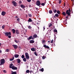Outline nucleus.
<instances>
[{
  "label": "nucleus",
  "mask_w": 74,
  "mask_h": 74,
  "mask_svg": "<svg viewBox=\"0 0 74 74\" xmlns=\"http://www.w3.org/2000/svg\"><path fill=\"white\" fill-rule=\"evenodd\" d=\"M65 5H66V4L65 3H64V6L65 7Z\"/></svg>",
  "instance_id": "13d9d810"
},
{
  "label": "nucleus",
  "mask_w": 74,
  "mask_h": 74,
  "mask_svg": "<svg viewBox=\"0 0 74 74\" xmlns=\"http://www.w3.org/2000/svg\"><path fill=\"white\" fill-rule=\"evenodd\" d=\"M2 52V51H1V50H0V53H1Z\"/></svg>",
  "instance_id": "0e129e2a"
},
{
  "label": "nucleus",
  "mask_w": 74,
  "mask_h": 74,
  "mask_svg": "<svg viewBox=\"0 0 74 74\" xmlns=\"http://www.w3.org/2000/svg\"><path fill=\"white\" fill-rule=\"evenodd\" d=\"M62 14L63 15H64V16H65V15H66V13L65 12H63Z\"/></svg>",
  "instance_id": "393cba45"
},
{
  "label": "nucleus",
  "mask_w": 74,
  "mask_h": 74,
  "mask_svg": "<svg viewBox=\"0 0 74 74\" xmlns=\"http://www.w3.org/2000/svg\"><path fill=\"white\" fill-rule=\"evenodd\" d=\"M5 27V25H3L2 26V29H4V28Z\"/></svg>",
  "instance_id": "58836bf2"
},
{
  "label": "nucleus",
  "mask_w": 74,
  "mask_h": 74,
  "mask_svg": "<svg viewBox=\"0 0 74 74\" xmlns=\"http://www.w3.org/2000/svg\"><path fill=\"white\" fill-rule=\"evenodd\" d=\"M53 31L54 32H58V31H57V30L55 29H54Z\"/></svg>",
  "instance_id": "37998d69"
},
{
  "label": "nucleus",
  "mask_w": 74,
  "mask_h": 74,
  "mask_svg": "<svg viewBox=\"0 0 74 74\" xmlns=\"http://www.w3.org/2000/svg\"><path fill=\"white\" fill-rule=\"evenodd\" d=\"M59 4H60V3H62V1H61V0H59Z\"/></svg>",
  "instance_id": "a19ab883"
},
{
  "label": "nucleus",
  "mask_w": 74,
  "mask_h": 74,
  "mask_svg": "<svg viewBox=\"0 0 74 74\" xmlns=\"http://www.w3.org/2000/svg\"><path fill=\"white\" fill-rule=\"evenodd\" d=\"M36 10H38V8H36Z\"/></svg>",
  "instance_id": "bf43d9fd"
},
{
  "label": "nucleus",
  "mask_w": 74,
  "mask_h": 74,
  "mask_svg": "<svg viewBox=\"0 0 74 74\" xmlns=\"http://www.w3.org/2000/svg\"><path fill=\"white\" fill-rule=\"evenodd\" d=\"M32 36H31L29 37L28 38H27V40L29 41V40H31L32 39Z\"/></svg>",
  "instance_id": "a211bd4d"
},
{
  "label": "nucleus",
  "mask_w": 74,
  "mask_h": 74,
  "mask_svg": "<svg viewBox=\"0 0 74 74\" xmlns=\"http://www.w3.org/2000/svg\"><path fill=\"white\" fill-rule=\"evenodd\" d=\"M43 30L44 31V30H45V26H43Z\"/></svg>",
  "instance_id": "603ef678"
},
{
  "label": "nucleus",
  "mask_w": 74,
  "mask_h": 74,
  "mask_svg": "<svg viewBox=\"0 0 74 74\" xmlns=\"http://www.w3.org/2000/svg\"><path fill=\"white\" fill-rule=\"evenodd\" d=\"M6 52H10V49H7L6 50Z\"/></svg>",
  "instance_id": "473e14b6"
},
{
  "label": "nucleus",
  "mask_w": 74,
  "mask_h": 74,
  "mask_svg": "<svg viewBox=\"0 0 74 74\" xmlns=\"http://www.w3.org/2000/svg\"><path fill=\"white\" fill-rule=\"evenodd\" d=\"M14 59V57H13L12 58H10V61H12Z\"/></svg>",
  "instance_id": "cd10ccee"
},
{
  "label": "nucleus",
  "mask_w": 74,
  "mask_h": 74,
  "mask_svg": "<svg viewBox=\"0 0 74 74\" xmlns=\"http://www.w3.org/2000/svg\"><path fill=\"white\" fill-rule=\"evenodd\" d=\"M32 25H35V24L34 23V22H32Z\"/></svg>",
  "instance_id": "49530a36"
},
{
  "label": "nucleus",
  "mask_w": 74,
  "mask_h": 74,
  "mask_svg": "<svg viewBox=\"0 0 74 74\" xmlns=\"http://www.w3.org/2000/svg\"><path fill=\"white\" fill-rule=\"evenodd\" d=\"M39 63H40V64H41V61H39Z\"/></svg>",
  "instance_id": "6e6d98bb"
},
{
  "label": "nucleus",
  "mask_w": 74,
  "mask_h": 74,
  "mask_svg": "<svg viewBox=\"0 0 74 74\" xmlns=\"http://www.w3.org/2000/svg\"><path fill=\"white\" fill-rule=\"evenodd\" d=\"M21 57L22 58V59H24V58H25V56H24V55H22Z\"/></svg>",
  "instance_id": "f704fd0d"
},
{
  "label": "nucleus",
  "mask_w": 74,
  "mask_h": 74,
  "mask_svg": "<svg viewBox=\"0 0 74 74\" xmlns=\"http://www.w3.org/2000/svg\"><path fill=\"white\" fill-rule=\"evenodd\" d=\"M26 59H26V58H23V61H24V62H26V61H27Z\"/></svg>",
  "instance_id": "4be33fe9"
},
{
  "label": "nucleus",
  "mask_w": 74,
  "mask_h": 74,
  "mask_svg": "<svg viewBox=\"0 0 74 74\" xmlns=\"http://www.w3.org/2000/svg\"><path fill=\"white\" fill-rule=\"evenodd\" d=\"M12 33H13V34H15V33L16 31H15V29H12Z\"/></svg>",
  "instance_id": "f3484780"
},
{
  "label": "nucleus",
  "mask_w": 74,
  "mask_h": 74,
  "mask_svg": "<svg viewBox=\"0 0 74 74\" xmlns=\"http://www.w3.org/2000/svg\"><path fill=\"white\" fill-rule=\"evenodd\" d=\"M48 42L49 43V42H51V41H48Z\"/></svg>",
  "instance_id": "e2e57ef3"
},
{
  "label": "nucleus",
  "mask_w": 74,
  "mask_h": 74,
  "mask_svg": "<svg viewBox=\"0 0 74 74\" xmlns=\"http://www.w3.org/2000/svg\"><path fill=\"white\" fill-rule=\"evenodd\" d=\"M43 47L44 48H47V49H49V47L48 46H47L46 45H43Z\"/></svg>",
  "instance_id": "6e6552de"
},
{
  "label": "nucleus",
  "mask_w": 74,
  "mask_h": 74,
  "mask_svg": "<svg viewBox=\"0 0 74 74\" xmlns=\"http://www.w3.org/2000/svg\"><path fill=\"white\" fill-rule=\"evenodd\" d=\"M16 21H17L18 22H19V21H20V19H19V18H18L17 19Z\"/></svg>",
  "instance_id": "79ce46f5"
},
{
  "label": "nucleus",
  "mask_w": 74,
  "mask_h": 74,
  "mask_svg": "<svg viewBox=\"0 0 74 74\" xmlns=\"http://www.w3.org/2000/svg\"><path fill=\"white\" fill-rule=\"evenodd\" d=\"M52 23H51L49 25V27H50L51 26H52Z\"/></svg>",
  "instance_id": "c03bdc74"
},
{
  "label": "nucleus",
  "mask_w": 74,
  "mask_h": 74,
  "mask_svg": "<svg viewBox=\"0 0 74 74\" xmlns=\"http://www.w3.org/2000/svg\"><path fill=\"white\" fill-rule=\"evenodd\" d=\"M26 73H30V71L29 70H27L26 71Z\"/></svg>",
  "instance_id": "2f4dec72"
},
{
  "label": "nucleus",
  "mask_w": 74,
  "mask_h": 74,
  "mask_svg": "<svg viewBox=\"0 0 74 74\" xmlns=\"http://www.w3.org/2000/svg\"><path fill=\"white\" fill-rule=\"evenodd\" d=\"M14 42H16V43H18L19 42V40H16L15 39L14 40Z\"/></svg>",
  "instance_id": "a878e982"
},
{
  "label": "nucleus",
  "mask_w": 74,
  "mask_h": 74,
  "mask_svg": "<svg viewBox=\"0 0 74 74\" xmlns=\"http://www.w3.org/2000/svg\"><path fill=\"white\" fill-rule=\"evenodd\" d=\"M5 36H7V37H8V35H11V34L10 32H5Z\"/></svg>",
  "instance_id": "423d86ee"
},
{
  "label": "nucleus",
  "mask_w": 74,
  "mask_h": 74,
  "mask_svg": "<svg viewBox=\"0 0 74 74\" xmlns=\"http://www.w3.org/2000/svg\"><path fill=\"white\" fill-rule=\"evenodd\" d=\"M12 73L11 74H16V72H13V71H11Z\"/></svg>",
  "instance_id": "b1692460"
},
{
  "label": "nucleus",
  "mask_w": 74,
  "mask_h": 74,
  "mask_svg": "<svg viewBox=\"0 0 74 74\" xmlns=\"http://www.w3.org/2000/svg\"><path fill=\"white\" fill-rule=\"evenodd\" d=\"M66 21H67V19H66L65 20Z\"/></svg>",
  "instance_id": "338daca9"
},
{
  "label": "nucleus",
  "mask_w": 74,
  "mask_h": 74,
  "mask_svg": "<svg viewBox=\"0 0 74 74\" xmlns=\"http://www.w3.org/2000/svg\"><path fill=\"white\" fill-rule=\"evenodd\" d=\"M16 33L17 34H19V31L18 30L16 29Z\"/></svg>",
  "instance_id": "4468645a"
},
{
  "label": "nucleus",
  "mask_w": 74,
  "mask_h": 74,
  "mask_svg": "<svg viewBox=\"0 0 74 74\" xmlns=\"http://www.w3.org/2000/svg\"><path fill=\"white\" fill-rule=\"evenodd\" d=\"M33 37L34 38H37V35L36 34H35L33 36Z\"/></svg>",
  "instance_id": "412c9836"
},
{
  "label": "nucleus",
  "mask_w": 74,
  "mask_h": 74,
  "mask_svg": "<svg viewBox=\"0 0 74 74\" xmlns=\"http://www.w3.org/2000/svg\"><path fill=\"white\" fill-rule=\"evenodd\" d=\"M49 13L51 14L52 13V10H50L49 11Z\"/></svg>",
  "instance_id": "c85d7f7f"
},
{
  "label": "nucleus",
  "mask_w": 74,
  "mask_h": 74,
  "mask_svg": "<svg viewBox=\"0 0 74 74\" xmlns=\"http://www.w3.org/2000/svg\"><path fill=\"white\" fill-rule=\"evenodd\" d=\"M12 3L13 4V5H14V7H16L17 5V3H16V2H15V1H13L12 2Z\"/></svg>",
  "instance_id": "20e7f679"
},
{
  "label": "nucleus",
  "mask_w": 74,
  "mask_h": 74,
  "mask_svg": "<svg viewBox=\"0 0 74 74\" xmlns=\"http://www.w3.org/2000/svg\"><path fill=\"white\" fill-rule=\"evenodd\" d=\"M53 17L54 18H56V16H55V15L54 16H53Z\"/></svg>",
  "instance_id": "052dcab7"
},
{
  "label": "nucleus",
  "mask_w": 74,
  "mask_h": 74,
  "mask_svg": "<svg viewBox=\"0 0 74 74\" xmlns=\"http://www.w3.org/2000/svg\"><path fill=\"white\" fill-rule=\"evenodd\" d=\"M16 60L17 61L18 63H19L21 62V60L19 59H18Z\"/></svg>",
  "instance_id": "6ab92c4d"
},
{
  "label": "nucleus",
  "mask_w": 74,
  "mask_h": 74,
  "mask_svg": "<svg viewBox=\"0 0 74 74\" xmlns=\"http://www.w3.org/2000/svg\"><path fill=\"white\" fill-rule=\"evenodd\" d=\"M70 12H71V10L70 9V8H69V10H67L66 11V15H68V16H69L70 15Z\"/></svg>",
  "instance_id": "f257e3e1"
},
{
  "label": "nucleus",
  "mask_w": 74,
  "mask_h": 74,
  "mask_svg": "<svg viewBox=\"0 0 74 74\" xmlns=\"http://www.w3.org/2000/svg\"><path fill=\"white\" fill-rule=\"evenodd\" d=\"M34 54L35 55H36V56H38V54H37V53L36 52H34Z\"/></svg>",
  "instance_id": "7c9ffc66"
},
{
  "label": "nucleus",
  "mask_w": 74,
  "mask_h": 74,
  "mask_svg": "<svg viewBox=\"0 0 74 74\" xmlns=\"http://www.w3.org/2000/svg\"><path fill=\"white\" fill-rule=\"evenodd\" d=\"M34 43V40H31L29 41V43L30 44H33Z\"/></svg>",
  "instance_id": "9d476101"
},
{
  "label": "nucleus",
  "mask_w": 74,
  "mask_h": 74,
  "mask_svg": "<svg viewBox=\"0 0 74 74\" xmlns=\"http://www.w3.org/2000/svg\"><path fill=\"white\" fill-rule=\"evenodd\" d=\"M57 11V10H56L54 9V13H56Z\"/></svg>",
  "instance_id": "a18cd8bd"
},
{
  "label": "nucleus",
  "mask_w": 74,
  "mask_h": 74,
  "mask_svg": "<svg viewBox=\"0 0 74 74\" xmlns=\"http://www.w3.org/2000/svg\"><path fill=\"white\" fill-rule=\"evenodd\" d=\"M14 56V58H18V57H19V55L18 54H15Z\"/></svg>",
  "instance_id": "dca6fc26"
},
{
  "label": "nucleus",
  "mask_w": 74,
  "mask_h": 74,
  "mask_svg": "<svg viewBox=\"0 0 74 74\" xmlns=\"http://www.w3.org/2000/svg\"><path fill=\"white\" fill-rule=\"evenodd\" d=\"M27 2L29 3V2L31 1V0H27Z\"/></svg>",
  "instance_id": "09e8293b"
},
{
  "label": "nucleus",
  "mask_w": 74,
  "mask_h": 74,
  "mask_svg": "<svg viewBox=\"0 0 74 74\" xmlns=\"http://www.w3.org/2000/svg\"><path fill=\"white\" fill-rule=\"evenodd\" d=\"M18 18V16H16L15 17V18H16V19H17V18Z\"/></svg>",
  "instance_id": "5fc2aeb1"
},
{
  "label": "nucleus",
  "mask_w": 74,
  "mask_h": 74,
  "mask_svg": "<svg viewBox=\"0 0 74 74\" xmlns=\"http://www.w3.org/2000/svg\"><path fill=\"white\" fill-rule=\"evenodd\" d=\"M28 15L29 17H32V15L30 14H28Z\"/></svg>",
  "instance_id": "bb28decb"
},
{
  "label": "nucleus",
  "mask_w": 74,
  "mask_h": 74,
  "mask_svg": "<svg viewBox=\"0 0 74 74\" xmlns=\"http://www.w3.org/2000/svg\"><path fill=\"white\" fill-rule=\"evenodd\" d=\"M40 71H41L42 72H43L44 71V68H42Z\"/></svg>",
  "instance_id": "4c0bfd02"
},
{
  "label": "nucleus",
  "mask_w": 74,
  "mask_h": 74,
  "mask_svg": "<svg viewBox=\"0 0 74 74\" xmlns=\"http://www.w3.org/2000/svg\"><path fill=\"white\" fill-rule=\"evenodd\" d=\"M5 63V60L4 59H2L1 60L0 66H1L2 64H4Z\"/></svg>",
  "instance_id": "f03ea898"
},
{
  "label": "nucleus",
  "mask_w": 74,
  "mask_h": 74,
  "mask_svg": "<svg viewBox=\"0 0 74 74\" xmlns=\"http://www.w3.org/2000/svg\"><path fill=\"white\" fill-rule=\"evenodd\" d=\"M30 73H32V71H30Z\"/></svg>",
  "instance_id": "680f3d73"
},
{
  "label": "nucleus",
  "mask_w": 74,
  "mask_h": 74,
  "mask_svg": "<svg viewBox=\"0 0 74 74\" xmlns=\"http://www.w3.org/2000/svg\"><path fill=\"white\" fill-rule=\"evenodd\" d=\"M55 16H56V17H58V16H59V15L58 14H56L55 15Z\"/></svg>",
  "instance_id": "72a5a7b5"
},
{
  "label": "nucleus",
  "mask_w": 74,
  "mask_h": 74,
  "mask_svg": "<svg viewBox=\"0 0 74 74\" xmlns=\"http://www.w3.org/2000/svg\"><path fill=\"white\" fill-rule=\"evenodd\" d=\"M41 5H43V6H44V5H45V4H44V3H42L41 4Z\"/></svg>",
  "instance_id": "ea45409f"
},
{
  "label": "nucleus",
  "mask_w": 74,
  "mask_h": 74,
  "mask_svg": "<svg viewBox=\"0 0 74 74\" xmlns=\"http://www.w3.org/2000/svg\"><path fill=\"white\" fill-rule=\"evenodd\" d=\"M25 54V58L27 59V60L29 59V55L28 53H26Z\"/></svg>",
  "instance_id": "7ed1b4c3"
},
{
  "label": "nucleus",
  "mask_w": 74,
  "mask_h": 74,
  "mask_svg": "<svg viewBox=\"0 0 74 74\" xmlns=\"http://www.w3.org/2000/svg\"><path fill=\"white\" fill-rule=\"evenodd\" d=\"M20 7H21V8H23V9H24V8H25V7H25V6L22 4L21 5H20Z\"/></svg>",
  "instance_id": "1a4fd4ad"
},
{
  "label": "nucleus",
  "mask_w": 74,
  "mask_h": 74,
  "mask_svg": "<svg viewBox=\"0 0 74 74\" xmlns=\"http://www.w3.org/2000/svg\"><path fill=\"white\" fill-rule=\"evenodd\" d=\"M66 18H68V16H66Z\"/></svg>",
  "instance_id": "69168bd1"
},
{
  "label": "nucleus",
  "mask_w": 74,
  "mask_h": 74,
  "mask_svg": "<svg viewBox=\"0 0 74 74\" xmlns=\"http://www.w3.org/2000/svg\"><path fill=\"white\" fill-rule=\"evenodd\" d=\"M31 39H32V40H34V37H32Z\"/></svg>",
  "instance_id": "4d7b16f0"
},
{
  "label": "nucleus",
  "mask_w": 74,
  "mask_h": 74,
  "mask_svg": "<svg viewBox=\"0 0 74 74\" xmlns=\"http://www.w3.org/2000/svg\"><path fill=\"white\" fill-rule=\"evenodd\" d=\"M46 42V40H44L43 39L42 40V44H45V42Z\"/></svg>",
  "instance_id": "2eb2a0df"
},
{
  "label": "nucleus",
  "mask_w": 74,
  "mask_h": 74,
  "mask_svg": "<svg viewBox=\"0 0 74 74\" xmlns=\"http://www.w3.org/2000/svg\"><path fill=\"white\" fill-rule=\"evenodd\" d=\"M3 72L4 73H7V71L5 70H3Z\"/></svg>",
  "instance_id": "8fccbe9b"
},
{
  "label": "nucleus",
  "mask_w": 74,
  "mask_h": 74,
  "mask_svg": "<svg viewBox=\"0 0 74 74\" xmlns=\"http://www.w3.org/2000/svg\"><path fill=\"white\" fill-rule=\"evenodd\" d=\"M33 21V20H32L30 18H29L28 20V22H32Z\"/></svg>",
  "instance_id": "f8f14e48"
},
{
  "label": "nucleus",
  "mask_w": 74,
  "mask_h": 74,
  "mask_svg": "<svg viewBox=\"0 0 74 74\" xmlns=\"http://www.w3.org/2000/svg\"><path fill=\"white\" fill-rule=\"evenodd\" d=\"M31 50L32 51H33V52L35 51V48L33 47L32 48H31Z\"/></svg>",
  "instance_id": "aec40b11"
},
{
  "label": "nucleus",
  "mask_w": 74,
  "mask_h": 74,
  "mask_svg": "<svg viewBox=\"0 0 74 74\" xmlns=\"http://www.w3.org/2000/svg\"><path fill=\"white\" fill-rule=\"evenodd\" d=\"M26 17H27V14L26 15Z\"/></svg>",
  "instance_id": "774afa93"
},
{
  "label": "nucleus",
  "mask_w": 74,
  "mask_h": 74,
  "mask_svg": "<svg viewBox=\"0 0 74 74\" xmlns=\"http://www.w3.org/2000/svg\"><path fill=\"white\" fill-rule=\"evenodd\" d=\"M36 4L37 5H38V6H40V5H41V3L38 0L36 1Z\"/></svg>",
  "instance_id": "39448f33"
},
{
  "label": "nucleus",
  "mask_w": 74,
  "mask_h": 74,
  "mask_svg": "<svg viewBox=\"0 0 74 74\" xmlns=\"http://www.w3.org/2000/svg\"><path fill=\"white\" fill-rule=\"evenodd\" d=\"M28 29H31L32 28V27H31L30 26H28Z\"/></svg>",
  "instance_id": "c756f323"
},
{
  "label": "nucleus",
  "mask_w": 74,
  "mask_h": 74,
  "mask_svg": "<svg viewBox=\"0 0 74 74\" xmlns=\"http://www.w3.org/2000/svg\"><path fill=\"white\" fill-rule=\"evenodd\" d=\"M46 58V57H45V56H43L42 57V59H45Z\"/></svg>",
  "instance_id": "e433bc0d"
},
{
  "label": "nucleus",
  "mask_w": 74,
  "mask_h": 74,
  "mask_svg": "<svg viewBox=\"0 0 74 74\" xmlns=\"http://www.w3.org/2000/svg\"><path fill=\"white\" fill-rule=\"evenodd\" d=\"M57 13L58 14H60V11L59 10H57Z\"/></svg>",
  "instance_id": "c9c22d12"
},
{
  "label": "nucleus",
  "mask_w": 74,
  "mask_h": 74,
  "mask_svg": "<svg viewBox=\"0 0 74 74\" xmlns=\"http://www.w3.org/2000/svg\"><path fill=\"white\" fill-rule=\"evenodd\" d=\"M13 47L14 48V49L18 48V46L16 45H13Z\"/></svg>",
  "instance_id": "9b49d317"
},
{
  "label": "nucleus",
  "mask_w": 74,
  "mask_h": 74,
  "mask_svg": "<svg viewBox=\"0 0 74 74\" xmlns=\"http://www.w3.org/2000/svg\"><path fill=\"white\" fill-rule=\"evenodd\" d=\"M5 14H6V12H2L1 13V15H3V16H4L5 15Z\"/></svg>",
  "instance_id": "ddd939ff"
},
{
  "label": "nucleus",
  "mask_w": 74,
  "mask_h": 74,
  "mask_svg": "<svg viewBox=\"0 0 74 74\" xmlns=\"http://www.w3.org/2000/svg\"><path fill=\"white\" fill-rule=\"evenodd\" d=\"M53 40H52L51 41V44H52V43H53Z\"/></svg>",
  "instance_id": "3c124183"
},
{
  "label": "nucleus",
  "mask_w": 74,
  "mask_h": 74,
  "mask_svg": "<svg viewBox=\"0 0 74 74\" xmlns=\"http://www.w3.org/2000/svg\"><path fill=\"white\" fill-rule=\"evenodd\" d=\"M22 3V1H19V3Z\"/></svg>",
  "instance_id": "864d4df0"
},
{
  "label": "nucleus",
  "mask_w": 74,
  "mask_h": 74,
  "mask_svg": "<svg viewBox=\"0 0 74 74\" xmlns=\"http://www.w3.org/2000/svg\"><path fill=\"white\" fill-rule=\"evenodd\" d=\"M12 66H13V64H12V63L10 65L9 68H10V69H11V68H12Z\"/></svg>",
  "instance_id": "5701e85b"
},
{
  "label": "nucleus",
  "mask_w": 74,
  "mask_h": 74,
  "mask_svg": "<svg viewBox=\"0 0 74 74\" xmlns=\"http://www.w3.org/2000/svg\"><path fill=\"white\" fill-rule=\"evenodd\" d=\"M8 37L9 38H11V36H10V35H8Z\"/></svg>",
  "instance_id": "de8ad7c7"
},
{
  "label": "nucleus",
  "mask_w": 74,
  "mask_h": 74,
  "mask_svg": "<svg viewBox=\"0 0 74 74\" xmlns=\"http://www.w3.org/2000/svg\"><path fill=\"white\" fill-rule=\"evenodd\" d=\"M12 70H17L18 69V68L17 67L14 66H12Z\"/></svg>",
  "instance_id": "0eeeda50"
}]
</instances>
